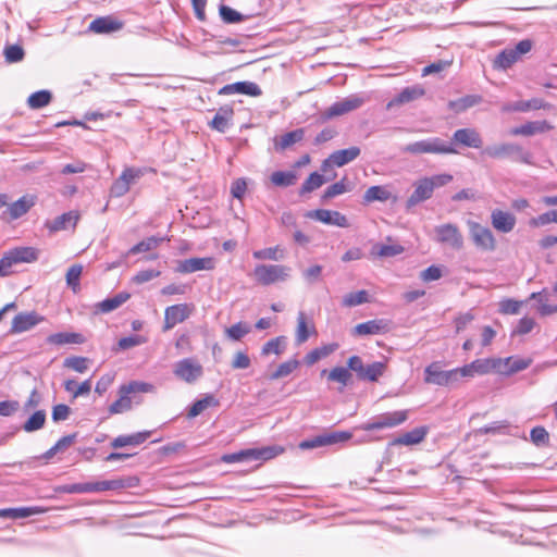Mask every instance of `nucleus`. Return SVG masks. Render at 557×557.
<instances>
[{
  "instance_id": "obj_41",
  "label": "nucleus",
  "mask_w": 557,
  "mask_h": 557,
  "mask_svg": "<svg viewBox=\"0 0 557 557\" xmlns=\"http://www.w3.org/2000/svg\"><path fill=\"white\" fill-rule=\"evenodd\" d=\"M426 435V430L424 428H417L411 430L410 432L405 433L395 440L394 444L399 445H414L419 444L424 440Z\"/></svg>"
},
{
  "instance_id": "obj_15",
  "label": "nucleus",
  "mask_w": 557,
  "mask_h": 557,
  "mask_svg": "<svg viewBox=\"0 0 557 557\" xmlns=\"http://www.w3.org/2000/svg\"><path fill=\"white\" fill-rule=\"evenodd\" d=\"M351 436H352L351 433L346 432V431L333 432L330 434L315 436L314 438H311V440L302 441L299 444V447L301 449H312V448H317V447H322V446H326V445L346 442V441L350 440Z\"/></svg>"
},
{
  "instance_id": "obj_8",
  "label": "nucleus",
  "mask_w": 557,
  "mask_h": 557,
  "mask_svg": "<svg viewBox=\"0 0 557 557\" xmlns=\"http://www.w3.org/2000/svg\"><path fill=\"white\" fill-rule=\"evenodd\" d=\"M532 48V41L524 39L519 41L513 48L503 50L496 57L494 66L500 70H507L516 63L522 54L528 53Z\"/></svg>"
},
{
  "instance_id": "obj_20",
  "label": "nucleus",
  "mask_w": 557,
  "mask_h": 557,
  "mask_svg": "<svg viewBox=\"0 0 557 557\" xmlns=\"http://www.w3.org/2000/svg\"><path fill=\"white\" fill-rule=\"evenodd\" d=\"M190 314V308L186 304L170 306L164 312V331L173 329L176 324L185 321Z\"/></svg>"
},
{
  "instance_id": "obj_55",
  "label": "nucleus",
  "mask_w": 557,
  "mask_h": 557,
  "mask_svg": "<svg viewBox=\"0 0 557 557\" xmlns=\"http://www.w3.org/2000/svg\"><path fill=\"white\" fill-rule=\"evenodd\" d=\"M299 367V361L296 359H290L281 363L277 369L270 375V380H277L281 377H285L294 372Z\"/></svg>"
},
{
  "instance_id": "obj_49",
  "label": "nucleus",
  "mask_w": 557,
  "mask_h": 557,
  "mask_svg": "<svg viewBox=\"0 0 557 557\" xmlns=\"http://www.w3.org/2000/svg\"><path fill=\"white\" fill-rule=\"evenodd\" d=\"M51 92L48 90H39L32 94L27 99V104L32 109H40L46 107L51 101Z\"/></svg>"
},
{
  "instance_id": "obj_58",
  "label": "nucleus",
  "mask_w": 557,
  "mask_h": 557,
  "mask_svg": "<svg viewBox=\"0 0 557 557\" xmlns=\"http://www.w3.org/2000/svg\"><path fill=\"white\" fill-rule=\"evenodd\" d=\"M550 223H557V210L547 211L529 221V224L532 227H541Z\"/></svg>"
},
{
  "instance_id": "obj_59",
  "label": "nucleus",
  "mask_w": 557,
  "mask_h": 557,
  "mask_svg": "<svg viewBox=\"0 0 557 557\" xmlns=\"http://www.w3.org/2000/svg\"><path fill=\"white\" fill-rule=\"evenodd\" d=\"M310 332L308 330L306 314L299 312L297 317L296 342L302 344L308 341Z\"/></svg>"
},
{
  "instance_id": "obj_9",
  "label": "nucleus",
  "mask_w": 557,
  "mask_h": 557,
  "mask_svg": "<svg viewBox=\"0 0 557 557\" xmlns=\"http://www.w3.org/2000/svg\"><path fill=\"white\" fill-rule=\"evenodd\" d=\"M470 237L476 248L484 251H493L496 248V240L492 231L474 221H468Z\"/></svg>"
},
{
  "instance_id": "obj_61",
  "label": "nucleus",
  "mask_w": 557,
  "mask_h": 557,
  "mask_svg": "<svg viewBox=\"0 0 557 557\" xmlns=\"http://www.w3.org/2000/svg\"><path fill=\"white\" fill-rule=\"evenodd\" d=\"M251 327L248 323L238 322L231 327L226 329V334L230 338L234 341H239L246 334L250 332Z\"/></svg>"
},
{
  "instance_id": "obj_12",
  "label": "nucleus",
  "mask_w": 557,
  "mask_h": 557,
  "mask_svg": "<svg viewBox=\"0 0 557 557\" xmlns=\"http://www.w3.org/2000/svg\"><path fill=\"white\" fill-rule=\"evenodd\" d=\"M173 373L180 380L193 383L202 375L203 370L196 360L186 358L174 364Z\"/></svg>"
},
{
  "instance_id": "obj_47",
  "label": "nucleus",
  "mask_w": 557,
  "mask_h": 557,
  "mask_svg": "<svg viewBox=\"0 0 557 557\" xmlns=\"http://www.w3.org/2000/svg\"><path fill=\"white\" fill-rule=\"evenodd\" d=\"M255 259L278 261L284 258V250L280 246L269 247L252 252Z\"/></svg>"
},
{
  "instance_id": "obj_14",
  "label": "nucleus",
  "mask_w": 557,
  "mask_h": 557,
  "mask_svg": "<svg viewBox=\"0 0 557 557\" xmlns=\"http://www.w3.org/2000/svg\"><path fill=\"white\" fill-rule=\"evenodd\" d=\"M306 218L319 221L323 224L334 225L338 227H348L349 223L343 213L327 209H317L306 212Z\"/></svg>"
},
{
  "instance_id": "obj_36",
  "label": "nucleus",
  "mask_w": 557,
  "mask_h": 557,
  "mask_svg": "<svg viewBox=\"0 0 557 557\" xmlns=\"http://www.w3.org/2000/svg\"><path fill=\"white\" fill-rule=\"evenodd\" d=\"M521 147L516 144H502L486 147L483 151L484 154L491 158H503L520 152Z\"/></svg>"
},
{
  "instance_id": "obj_53",
  "label": "nucleus",
  "mask_w": 557,
  "mask_h": 557,
  "mask_svg": "<svg viewBox=\"0 0 557 557\" xmlns=\"http://www.w3.org/2000/svg\"><path fill=\"white\" fill-rule=\"evenodd\" d=\"M161 240H162L161 238H157L154 236L148 237V238L139 242L135 246H133L128 250V252L125 255V257L127 255H136V253H139V252L152 250V249H154V248H157L159 246Z\"/></svg>"
},
{
  "instance_id": "obj_31",
  "label": "nucleus",
  "mask_w": 557,
  "mask_h": 557,
  "mask_svg": "<svg viewBox=\"0 0 557 557\" xmlns=\"http://www.w3.org/2000/svg\"><path fill=\"white\" fill-rule=\"evenodd\" d=\"M13 264L34 262L38 259V250L33 247H20L7 252Z\"/></svg>"
},
{
  "instance_id": "obj_39",
  "label": "nucleus",
  "mask_w": 557,
  "mask_h": 557,
  "mask_svg": "<svg viewBox=\"0 0 557 557\" xmlns=\"http://www.w3.org/2000/svg\"><path fill=\"white\" fill-rule=\"evenodd\" d=\"M386 363L383 361H375L364 367V370L359 380L376 382L385 372Z\"/></svg>"
},
{
  "instance_id": "obj_42",
  "label": "nucleus",
  "mask_w": 557,
  "mask_h": 557,
  "mask_svg": "<svg viewBox=\"0 0 557 557\" xmlns=\"http://www.w3.org/2000/svg\"><path fill=\"white\" fill-rule=\"evenodd\" d=\"M305 131L302 128L295 129L293 132H288L281 136L278 141L275 144V148L278 150H285L292 145L300 141L304 138Z\"/></svg>"
},
{
  "instance_id": "obj_23",
  "label": "nucleus",
  "mask_w": 557,
  "mask_h": 557,
  "mask_svg": "<svg viewBox=\"0 0 557 557\" xmlns=\"http://www.w3.org/2000/svg\"><path fill=\"white\" fill-rule=\"evenodd\" d=\"M550 129H553V125L545 120L532 121L511 128L510 134L513 136H533L535 134L546 133Z\"/></svg>"
},
{
  "instance_id": "obj_43",
  "label": "nucleus",
  "mask_w": 557,
  "mask_h": 557,
  "mask_svg": "<svg viewBox=\"0 0 557 557\" xmlns=\"http://www.w3.org/2000/svg\"><path fill=\"white\" fill-rule=\"evenodd\" d=\"M391 198V191L384 186H371L363 195L366 202L386 201Z\"/></svg>"
},
{
  "instance_id": "obj_40",
  "label": "nucleus",
  "mask_w": 557,
  "mask_h": 557,
  "mask_svg": "<svg viewBox=\"0 0 557 557\" xmlns=\"http://www.w3.org/2000/svg\"><path fill=\"white\" fill-rule=\"evenodd\" d=\"M337 344L323 345L308 352L305 357V361L308 366H312L320 359L327 357L337 349Z\"/></svg>"
},
{
  "instance_id": "obj_6",
  "label": "nucleus",
  "mask_w": 557,
  "mask_h": 557,
  "mask_svg": "<svg viewBox=\"0 0 557 557\" xmlns=\"http://www.w3.org/2000/svg\"><path fill=\"white\" fill-rule=\"evenodd\" d=\"M408 416L409 410L384 412L359 425L358 429L367 432L373 430L392 429L406 422Z\"/></svg>"
},
{
  "instance_id": "obj_48",
  "label": "nucleus",
  "mask_w": 557,
  "mask_h": 557,
  "mask_svg": "<svg viewBox=\"0 0 557 557\" xmlns=\"http://www.w3.org/2000/svg\"><path fill=\"white\" fill-rule=\"evenodd\" d=\"M296 174L292 171H276L271 175V182L275 186L288 187L295 184Z\"/></svg>"
},
{
  "instance_id": "obj_5",
  "label": "nucleus",
  "mask_w": 557,
  "mask_h": 557,
  "mask_svg": "<svg viewBox=\"0 0 557 557\" xmlns=\"http://www.w3.org/2000/svg\"><path fill=\"white\" fill-rule=\"evenodd\" d=\"M404 152L412 154L421 153H438L450 154L456 153V149L447 141L438 137L428 138L419 141L408 144L401 149Z\"/></svg>"
},
{
  "instance_id": "obj_16",
  "label": "nucleus",
  "mask_w": 557,
  "mask_h": 557,
  "mask_svg": "<svg viewBox=\"0 0 557 557\" xmlns=\"http://www.w3.org/2000/svg\"><path fill=\"white\" fill-rule=\"evenodd\" d=\"M496 359L497 373L506 376L523 371L528 369L532 363L531 358H522L518 356Z\"/></svg>"
},
{
  "instance_id": "obj_30",
  "label": "nucleus",
  "mask_w": 557,
  "mask_h": 557,
  "mask_svg": "<svg viewBox=\"0 0 557 557\" xmlns=\"http://www.w3.org/2000/svg\"><path fill=\"white\" fill-rule=\"evenodd\" d=\"M131 295L126 292L119 293L111 298H107L98 304H96V312L109 313L119 307H121L124 302L129 299Z\"/></svg>"
},
{
  "instance_id": "obj_63",
  "label": "nucleus",
  "mask_w": 557,
  "mask_h": 557,
  "mask_svg": "<svg viewBox=\"0 0 557 557\" xmlns=\"http://www.w3.org/2000/svg\"><path fill=\"white\" fill-rule=\"evenodd\" d=\"M345 180H342L339 182L334 183L333 185L329 186L322 196L323 200L334 198L336 196H339L347 191V187L344 183Z\"/></svg>"
},
{
  "instance_id": "obj_22",
  "label": "nucleus",
  "mask_w": 557,
  "mask_h": 557,
  "mask_svg": "<svg viewBox=\"0 0 557 557\" xmlns=\"http://www.w3.org/2000/svg\"><path fill=\"white\" fill-rule=\"evenodd\" d=\"M492 226L500 233H510L517 223L516 216L507 211L495 209L491 213Z\"/></svg>"
},
{
  "instance_id": "obj_11",
  "label": "nucleus",
  "mask_w": 557,
  "mask_h": 557,
  "mask_svg": "<svg viewBox=\"0 0 557 557\" xmlns=\"http://www.w3.org/2000/svg\"><path fill=\"white\" fill-rule=\"evenodd\" d=\"M364 98L359 95H350L330 106L323 113L324 117L333 119L359 109L364 103Z\"/></svg>"
},
{
  "instance_id": "obj_13",
  "label": "nucleus",
  "mask_w": 557,
  "mask_h": 557,
  "mask_svg": "<svg viewBox=\"0 0 557 557\" xmlns=\"http://www.w3.org/2000/svg\"><path fill=\"white\" fill-rule=\"evenodd\" d=\"M139 480L136 476L119 478L114 480H106L99 482H88L89 493L117 491L124 488L136 487Z\"/></svg>"
},
{
  "instance_id": "obj_21",
  "label": "nucleus",
  "mask_w": 557,
  "mask_h": 557,
  "mask_svg": "<svg viewBox=\"0 0 557 557\" xmlns=\"http://www.w3.org/2000/svg\"><path fill=\"white\" fill-rule=\"evenodd\" d=\"M124 24L122 21L108 15L95 18L88 29L95 34H112L123 28Z\"/></svg>"
},
{
  "instance_id": "obj_18",
  "label": "nucleus",
  "mask_w": 557,
  "mask_h": 557,
  "mask_svg": "<svg viewBox=\"0 0 557 557\" xmlns=\"http://www.w3.org/2000/svg\"><path fill=\"white\" fill-rule=\"evenodd\" d=\"M425 94L424 88L419 85H411L400 90L398 95H396L393 99H391L386 108L388 110H392L396 107H401L404 104L410 103L412 101H416L420 98H422Z\"/></svg>"
},
{
  "instance_id": "obj_44",
  "label": "nucleus",
  "mask_w": 557,
  "mask_h": 557,
  "mask_svg": "<svg viewBox=\"0 0 557 557\" xmlns=\"http://www.w3.org/2000/svg\"><path fill=\"white\" fill-rule=\"evenodd\" d=\"M83 273V265L82 264H73L69 268L65 280L67 286L73 290V293H78L81 290V276Z\"/></svg>"
},
{
  "instance_id": "obj_37",
  "label": "nucleus",
  "mask_w": 557,
  "mask_h": 557,
  "mask_svg": "<svg viewBox=\"0 0 557 557\" xmlns=\"http://www.w3.org/2000/svg\"><path fill=\"white\" fill-rule=\"evenodd\" d=\"M47 342L54 345L83 344L85 342V337L79 333L60 332L51 334L47 338Z\"/></svg>"
},
{
  "instance_id": "obj_54",
  "label": "nucleus",
  "mask_w": 557,
  "mask_h": 557,
  "mask_svg": "<svg viewBox=\"0 0 557 557\" xmlns=\"http://www.w3.org/2000/svg\"><path fill=\"white\" fill-rule=\"evenodd\" d=\"M325 183V178L323 175L318 172H313L309 175V177L304 182L300 194L311 193L318 188H320Z\"/></svg>"
},
{
  "instance_id": "obj_25",
  "label": "nucleus",
  "mask_w": 557,
  "mask_h": 557,
  "mask_svg": "<svg viewBox=\"0 0 557 557\" xmlns=\"http://www.w3.org/2000/svg\"><path fill=\"white\" fill-rule=\"evenodd\" d=\"M388 321L383 319L370 320L357 324L354 327V334L359 336L381 334L388 331Z\"/></svg>"
},
{
  "instance_id": "obj_57",
  "label": "nucleus",
  "mask_w": 557,
  "mask_h": 557,
  "mask_svg": "<svg viewBox=\"0 0 557 557\" xmlns=\"http://www.w3.org/2000/svg\"><path fill=\"white\" fill-rule=\"evenodd\" d=\"M89 359L86 357L73 356L64 360V367L78 373H84L88 369Z\"/></svg>"
},
{
  "instance_id": "obj_34",
  "label": "nucleus",
  "mask_w": 557,
  "mask_h": 557,
  "mask_svg": "<svg viewBox=\"0 0 557 557\" xmlns=\"http://www.w3.org/2000/svg\"><path fill=\"white\" fill-rule=\"evenodd\" d=\"M79 214L76 211H70L55 218L51 223L48 224V227L52 232L65 230L69 226L74 227L77 224Z\"/></svg>"
},
{
  "instance_id": "obj_28",
  "label": "nucleus",
  "mask_w": 557,
  "mask_h": 557,
  "mask_svg": "<svg viewBox=\"0 0 557 557\" xmlns=\"http://www.w3.org/2000/svg\"><path fill=\"white\" fill-rule=\"evenodd\" d=\"M47 509L42 507H20V508H4L0 509V518L9 519H23L33 515H40L46 512Z\"/></svg>"
},
{
  "instance_id": "obj_51",
  "label": "nucleus",
  "mask_w": 557,
  "mask_h": 557,
  "mask_svg": "<svg viewBox=\"0 0 557 557\" xmlns=\"http://www.w3.org/2000/svg\"><path fill=\"white\" fill-rule=\"evenodd\" d=\"M286 347V338L278 336L267 342L262 347V355H281Z\"/></svg>"
},
{
  "instance_id": "obj_45",
  "label": "nucleus",
  "mask_w": 557,
  "mask_h": 557,
  "mask_svg": "<svg viewBox=\"0 0 557 557\" xmlns=\"http://www.w3.org/2000/svg\"><path fill=\"white\" fill-rule=\"evenodd\" d=\"M46 422L45 410L35 411L23 424L25 432L32 433L44 428Z\"/></svg>"
},
{
  "instance_id": "obj_32",
  "label": "nucleus",
  "mask_w": 557,
  "mask_h": 557,
  "mask_svg": "<svg viewBox=\"0 0 557 557\" xmlns=\"http://www.w3.org/2000/svg\"><path fill=\"white\" fill-rule=\"evenodd\" d=\"M150 436V432H138L131 435H121L115 437L111 446L113 448H121L125 446H138L143 444Z\"/></svg>"
},
{
  "instance_id": "obj_26",
  "label": "nucleus",
  "mask_w": 557,
  "mask_h": 557,
  "mask_svg": "<svg viewBox=\"0 0 557 557\" xmlns=\"http://www.w3.org/2000/svg\"><path fill=\"white\" fill-rule=\"evenodd\" d=\"M453 139L462 146L471 148H481L483 144L482 137L474 128L457 129L453 135Z\"/></svg>"
},
{
  "instance_id": "obj_52",
  "label": "nucleus",
  "mask_w": 557,
  "mask_h": 557,
  "mask_svg": "<svg viewBox=\"0 0 557 557\" xmlns=\"http://www.w3.org/2000/svg\"><path fill=\"white\" fill-rule=\"evenodd\" d=\"M369 301V294L367 290H358L349 293L343 297L342 304L345 307H356Z\"/></svg>"
},
{
  "instance_id": "obj_24",
  "label": "nucleus",
  "mask_w": 557,
  "mask_h": 557,
  "mask_svg": "<svg viewBox=\"0 0 557 557\" xmlns=\"http://www.w3.org/2000/svg\"><path fill=\"white\" fill-rule=\"evenodd\" d=\"M234 109L231 104L221 107L213 119L211 120V127L224 133L233 124Z\"/></svg>"
},
{
  "instance_id": "obj_38",
  "label": "nucleus",
  "mask_w": 557,
  "mask_h": 557,
  "mask_svg": "<svg viewBox=\"0 0 557 557\" xmlns=\"http://www.w3.org/2000/svg\"><path fill=\"white\" fill-rule=\"evenodd\" d=\"M219 15L225 24H238L250 17L225 4L219 7Z\"/></svg>"
},
{
  "instance_id": "obj_3",
  "label": "nucleus",
  "mask_w": 557,
  "mask_h": 557,
  "mask_svg": "<svg viewBox=\"0 0 557 557\" xmlns=\"http://www.w3.org/2000/svg\"><path fill=\"white\" fill-rule=\"evenodd\" d=\"M290 268L283 264H258L252 271L253 280L264 286L285 282L290 276Z\"/></svg>"
},
{
  "instance_id": "obj_1",
  "label": "nucleus",
  "mask_w": 557,
  "mask_h": 557,
  "mask_svg": "<svg viewBox=\"0 0 557 557\" xmlns=\"http://www.w3.org/2000/svg\"><path fill=\"white\" fill-rule=\"evenodd\" d=\"M281 453H283V448L273 445L260 448L243 449L233 454H225L221 456L219 460L225 463L250 461L263 462L278 456Z\"/></svg>"
},
{
  "instance_id": "obj_35",
  "label": "nucleus",
  "mask_w": 557,
  "mask_h": 557,
  "mask_svg": "<svg viewBox=\"0 0 557 557\" xmlns=\"http://www.w3.org/2000/svg\"><path fill=\"white\" fill-rule=\"evenodd\" d=\"M208 258H190L177 262L176 271L180 273H193L208 268Z\"/></svg>"
},
{
  "instance_id": "obj_46",
  "label": "nucleus",
  "mask_w": 557,
  "mask_h": 557,
  "mask_svg": "<svg viewBox=\"0 0 557 557\" xmlns=\"http://www.w3.org/2000/svg\"><path fill=\"white\" fill-rule=\"evenodd\" d=\"M64 388L66 392L72 393L74 398L78 396L88 395L91 389V383L89 380L78 384L74 380H67L64 382Z\"/></svg>"
},
{
  "instance_id": "obj_19",
  "label": "nucleus",
  "mask_w": 557,
  "mask_h": 557,
  "mask_svg": "<svg viewBox=\"0 0 557 557\" xmlns=\"http://www.w3.org/2000/svg\"><path fill=\"white\" fill-rule=\"evenodd\" d=\"M44 320L45 318L36 311L20 312L13 318L10 332L17 334L29 331Z\"/></svg>"
},
{
  "instance_id": "obj_62",
  "label": "nucleus",
  "mask_w": 557,
  "mask_h": 557,
  "mask_svg": "<svg viewBox=\"0 0 557 557\" xmlns=\"http://www.w3.org/2000/svg\"><path fill=\"white\" fill-rule=\"evenodd\" d=\"M237 94L252 97L261 96V88L253 82H237Z\"/></svg>"
},
{
  "instance_id": "obj_27",
  "label": "nucleus",
  "mask_w": 557,
  "mask_h": 557,
  "mask_svg": "<svg viewBox=\"0 0 557 557\" xmlns=\"http://www.w3.org/2000/svg\"><path fill=\"white\" fill-rule=\"evenodd\" d=\"M35 205L33 197L24 196L18 200L11 203L5 212L2 213V219L16 220L23 216Z\"/></svg>"
},
{
  "instance_id": "obj_7",
  "label": "nucleus",
  "mask_w": 557,
  "mask_h": 557,
  "mask_svg": "<svg viewBox=\"0 0 557 557\" xmlns=\"http://www.w3.org/2000/svg\"><path fill=\"white\" fill-rule=\"evenodd\" d=\"M433 240L455 250L463 247V236L456 224L445 223L434 227Z\"/></svg>"
},
{
  "instance_id": "obj_56",
  "label": "nucleus",
  "mask_w": 557,
  "mask_h": 557,
  "mask_svg": "<svg viewBox=\"0 0 557 557\" xmlns=\"http://www.w3.org/2000/svg\"><path fill=\"white\" fill-rule=\"evenodd\" d=\"M404 251V248L398 244L393 245H375L372 248V253L379 257H394L400 255Z\"/></svg>"
},
{
  "instance_id": "obj_29",
  "label": "nucleus",
  "mask_w": 557,
  "mask_h": 557,
  "mask_svg": "<svg viewBox=\"0 0 557 557\" xmlns=\"http://www.w3.org/2000/svg\"><path fill=\"white\" fill-rule=\"evenodd\" d=\"M530 299L536 300L539 302L536 309L541 315L547 317L557 313V305L549 302L546 289L532 293L530 295Z\"/></svg>"
},
{
  "instance_id": "obj_2",
  "label": "nucleus",
  "mask_w": 557,
  "mask_h": 557,
  "mask_svg": "<svg viewBox=\"0 0 557 557\" xmlns=\"http://www.w3.org/2000/svg\"><path fill=\"white\" fill-rule=\"evenodd\" d=\"M453 180L449 174H438L432 177H424L414 184V190L407 200V207L411 208L424 200L432 197L433 190L436 187L444 186Z\"/></svg>"
},
{
  "instance_id": "obj_10",
  "label": "nucleus",
  "mask_w": 557,
  "mask_h": 557,
  "mask_svg": "<svg viewBox=\"0 0 557 557\" xmlns=\"http://www.w3.org/2000/svg\"><path fill=\"white\" fill-rule=\"evenodd\" d=\"M424 382L438 386L453 385L456 383V371H445L438 362H432L424 369Z\"/></svg>"
},
{
  "instance_id": "obj_17",
  "label": "nucleus",
  "mask_w": 557,
  "mask_h": 557,
  "mask_svg": "<svg viewBox=\"0 0 557 557\" xmlns=\"http://www.w3.org/2000/svg\"><path fill=\"white\" fill-rule=\"evenodd\" d=\"M360 148L356 146L349 147L347 149L336 150L323 161L321 169L322 171H326L331 165L338 168L344 166L357 159L360 156Z\"/></svg>"
},
{
  "instance_id": "obj_64",
  "label": "nucleus",
  "mask_w": 557,
  "mask_h": 557,
  "mask_svg": "<svg viewBox=\"0 0 557 557\" xmlns=\"http://www.w3.org/2000/svg\"><path fill=\"white\" fill-rule=\"evenodd\" d=\"M5 60L10 63L18 62L24 57V50L21 46L12 45L4 49Z\"/></svg>"
},
{
  "instance_id": "obj_60",
  "label": "nucleus",
  "mask_w": 557,
  "mask_h": 557,
  "mask_svg": "<svg viewBox=\"0 0 557 557\" xmlns=\"http://www.w3.org/2000/svg\"><path fill=\"white\" fill-rule=\"evenodd\" d=\"M327 377L330 381L338 382L343 386H346L351 377V374L347 368L336 367L330 371Z\"/></svg>"
},
{
  "instance_id": "obj_50",
  "label": "nucleus",
  "mask_w": 557,
  "mask_h": 557,
  "mask_svg": "<svg viewBox=\"0 0 557 557\" xmlns=\"http://www.w3.org/2000/svg\"><path fill=\"white\" fill-rule=\"evenodd\" d=\"M496 358L476 359L471 362V368L476 374L483 375L492 371L497 372Z\"/></svg>"
},
{
  "instance_id": "obj_33",
  "label": "nucleus",
  "mask_w": 557,
  "mask_h": 557,
  "mask_svg": "<svg viewBox=\"0 0 557 557\" xmlns=\"http://www.w3.org/2000/svg\"><path fill=\"white\" fill-rule=\"evenodd\" d=\"M482 102V97L479 95H467L456 100L448 102V108L455 113H461L466 110Z\"/></svg>"
},
{
  "instance_id": "obj_4",
  "label": "nucleus",
  "mask_w": 557,
  "mask_h": 557,
  "mask_svg": "<svg viewBox=\"0 0 557 557\" xmlns=\"http://www.w3.org/2000/svg\"><path fill=\"white\" fill-rule=\"evenodd\" d=\"M152 391V385L145 382L132 381L128 384H124L119 388V399H116L110 407L109 412L111 414L122 413L132 408L131 394L135 393H148Z\"/></svg>"
}]
</instances>
